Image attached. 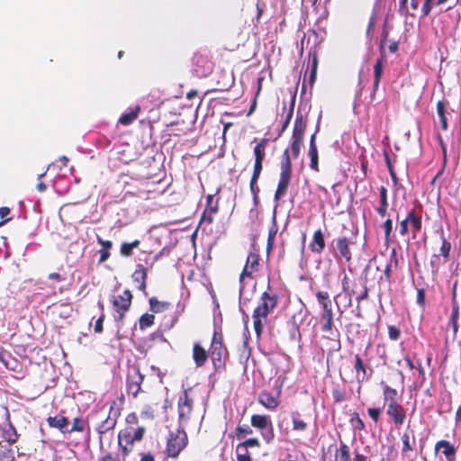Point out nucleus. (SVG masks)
Returning <instances> with one entry per match:
<instances>
[{
    "mask_svg": "<svg viewBox=\"0 0 461 461\" xmlns=\"http://www.w3.org/2000/svg\"><path fill=\"white\" fill-rule=\"evenodd\" d=\"M278 295L268 284L267 288L261 294L260 302L252 313L253 327L257 338L259 339L263 333L264 326L267 322L268 315L278 304Z\"/></svg>",
    "mask_w": 461,
    "mask_h": 461,
    "instance_id": "1",
    "label": "nucleus"
},
{
    "mask_svg": "<svg viewBox=\"0 0 461 461\" xmlns=\"http://www.w3.org/2000/svg\"><path fill=\"white\" fill-rule=\"evenodd\" d=\"M115 402L113 401L109 408V411L106 412L101 409L98 411H93L91 416L98 419L100 422L96 426V431L99 435V443L101 447H103L104 438L110 435V438L113 436V430L117 423V419L120 415V411L115 410Z\"/></svg>",
    "mask_w": 461,
    "mask_h": 461,
    "instance_id": "2",
    "label": "nucleus"
},
{
    "mask_svg": "<svg viewBox=\"0 0 461 461\" xmlns=\"http://www.w3.org/2000/svg\"><path fill=\"white\" fill-rule=\"evenodd\" d=\"M383 394L387 415L395 426H402L406 420L407 410L398 402L396 389L385 385Z\"/></svg>",
    "mask_w": 461,
    "mask_h": 461,
    "instance_id": "3",
    "label": "nucleus"
},
{
    "mask_svg": "<svg viewBox=\"0 0 461 461\" xmlns=\"http://www.w3.org/2000/svg\"><path fill=\"white\" fill-rule=\"evenodd\" d=\"M210 358L215 373L226 370V362L229 359V351L223 342L221 331L214 330L209 348Z\"/></svg>",
    "mask_w": 461,
    "mask_h": 461,
    "instance_id": "4",
    "label": "nucleus"
},
{
    "mask_svg": "<svg viewBox=\"0 0 461 461\" xmlns=\"http://www.w3.org/2000/svg\"><path fill=\"white\" fill-rule=\"evenodd\" d=\"M143 426H125L118 433V444L123 456H127L134 448L135 442H140L145 435Z\"/></svg>",
    "mask_w": 461,
    "mask_h": 461,
    "instance_id": "5",
    "label": "nucleus"
},
{
    "mask_svg": "<svg viewBox=\"0 0 461 461\" xmlns=\"http://www.w3.org/2000/svg\"><path fill=\"white\" fill-rule=\"evenodd\" d=\"M191 389H185L177 399V423L178 428L185 429L193 420L194 399L190 395Z\"/></svg>",
    "mask_w": 461,
    "mask_h": 461,
    "instance_id": "6",
    "label": "nucleus"
},
{
    "mask_svg": "<svg viewBox=\"0 0 461 461\" xmlns=\"http://www.w3.org/2000/svg\"><path fill=\"white\" fill-rule=\"evenodd\" d=\"M292 179V162L288 149H285L282 154L280 162V175L274 199L279 202L287 193L288 186Z\"/></svg>",
    "mask_w": 461,
    "mask_h": 461,
    "instance_id": "7",
    "label": "nucleus"
},
{
    "mask_svg": "<svg viewBox=\"0 0 461 461\" xmlns=\"http://www.w3.org/2000/svg\"><path fill=\"white\" fill-rule=\"evenodd\" d=\"M188 445V436L185 429L178 428L169 431L167 438L165 453L167 457L176 459Z\"/></svg>",
    "mask_w": 461,
    "mask_h": 461,
    "instance_id": "8",
    "label": "nucleus"
},
{
    "mask_svg": "<svg viewBox=\"0 0 461 461\" xmlns=\"http://www.w3.org/2000/svg\"><path fill=\"white\" fill-rule=\"evenodd\" d=\"M132 299L133 295L129 289H125L122 294L111 297L110 302L115 312L114 320L117 323H123L126 312L131 308Z\"/></svg>",
    "mask_w": 461,
    "mask_h": 461,
    "instance_id": "9",
    "label": "nucleus"
},
{
    "mask_svg": "<svg viewBox=\"0 0 461 461\" xmlns=\"http://www.w3.org/2000/svg\"><path fill=\"white\" fill-rule=\"evenodd\" d=\"M422 228V216L420 211L411 209L407 212L406 217L399 222V233L405 236L409 231L411 232L412 238L415 239Z\"/></svg>",
    "mask_w": 461,
    "mask_h": 461,
    "instance_id": "10",
    "label": "nucleus"
},
{
    "mask_svg": "<svg viewBox=\"0 0 461 461\" xmlns=\"http://www.w3.org/2000/svg\"><path fill=\"white\" fill-rule=\"evenodd\" d=\"M357 281L355 279H351L347 274H344L341 279V289L344 294L348 299V305L350 306L352 303V297L356 295V301L359 304L363 300H366L368 298L369 289L367 288L366 283L362 284V291L357 294Z\"/></svg>",
    "mask_w": 461,
    "mask_h": 461,
    "instance_id": "11",
    "label": "nucleus"
},
{
    "mask_svg": "<svg viewBox=\"0 0 461 461\" xmlns=\"http://www.w3.org/2000/svg\"><path fill=\"white\" fill-rule=\"evenodd\" d=\"M250 422L252 427L260 430L261 436L267 444L274 440V427L269 415L253 414Z\"/></svg>",
    "mask_w": 461,
    "mask_h": 461,
    "instance_id": "12",
    "label": "nucleus"
},
{
    "mask_svg": "<svg viewBox=\"0 0 461 461\" xmlns=\"http://www.w3.org/2000/svg\"><path fill=\"white\" fill-rule=\"evenodd\" d=\"M192 62L194 70L199 77H205L213 70L214 63L206 50L194 53Z\"/></svg>",
    "mask_w": 461,
    "mask_h": 461,
    "instance_id": "13",
    "label": "nucleus"
},
{
    "mask_svg": "<svg viewBox=\"0 0 461 461\" xmlns=\"http://www.w3.org/2000/svg\"><path fill=\"white\" fill-rule=\"evenodd\" d=\"M144 375L141 374L140 366L132 365L128 368L126 377V392L129 395L136 398L141 392V384L144 381Z\"/></svg>",
    "mask_w": 461,
    "mask_h": 461,
    "instance_id": "14",
    "label": "nucleus"
},
{
    "mask_svg": "<svg viewBox=\"0 0 461 461\" xmlns=\"http://www.w3.org/2000/svg\"><path fill=\"white\" fill-rule=\"evenodd\" d=\"M388 32L384 31L382 33V39L380 43V53L381 58L376 59V62L374 65V85H373V92L371 94V100L375 98V92L378 89L380 80L383 75L384 68V59L385 58V50H384V42L387 40Z\"/></svg>",
    "mask_w": 461,
    "mask_h": 461,
    "instance_id": "15",
    "label": "nucleus"
},
{
    "mask_svg": "<svg viewBox=\"0 0 461 461\" xmlns=\"http://www.w3.org/2000/svg\"><path fill=\"white\" fill-rule=\"evenodd\" d=\"M268 140L261 139L254 147L253 153L255 156L254 168L251 177L259 178L263 169V161L266 157V148L267 146Z\"/></svg>",
    "mask_w": 461,
    "mask_h": 461,
    "instance_id": "16",
    "label": "nucleus"
},
{
    "mask_svg": "<svg viewBox=\"0 0 461 461\" xmlns=\"http://www.w3.org/2000/svg\"><path fill=\"white\" fill-rule=\"evenodd\" d=\"M259 255L258 253L252 251L248 255L246 264L240 276V282L242 283L246 277L253 278L254 273L259 269Z\"/></svg>",
    "mask_w": 461,
    "mask_h": 461,
    "instance_id": "17",
    "label": "nucleus"
},
{
    "mask_svg": "<svg viewBox=\"0 0 461 461\" xmlns=\"http://www.w3.org/2000/svg\"><path fill=\"white\" fill-rule=\"evenodd\" d=\"M335 247L338 251V255L335 256L338 258H343L346 262H349L352 259V252L350 246L355 244L352 239L346 236L339 237L334 240Z\"/></svg>",
    "mask_w": 461,
    "mask_h": 461,
    "instance_id": "18",
    "label": "nucleus"
},
{
    "mask_svg": "<svg viewBox=\"0 0 461 461\" xmlns=\"http://www.w3.org/2000/svg\"><path fill=\"white\" fill-rule=\"evenodd\" d=\"M258 402L269 411H275L280 404V392L273 394L271 392L263 390L258 395Z\"/></svg>",
    "mask_w": 461,
    "mask_h": 461,
    "instance_id": "19",
    "label": "nucleus"
},
{
    "mask_svg": "<svg viewBox=\"0 0 461 461\" xmlns=\"http://www.w3.org/2000/svg\"><path fill=\"white\" fill-rule=\"evenodd\" d=\"M354 370L356 372V377L359 384L367 381L373 375V369L367 366L362 357L357 354L355 356Z\"/></svg>",
    "mask_w": 461,
    "mask_h": 461,
    "instance_id": "20",
    "label": "nucleus"
},
{
    "mask_svg": "<svg viewBox=\"0 0 461 461\" xmlns=\"http://www.w3.org/2000/svg\"><path fill=\"white\" fill-rule=\"evenodd\" d=\"M219 212V199L214 200L213 194L206 196V206L201 216V221L213 222V216Z\"/></svg>",
    "mask_w": 461,
    "mask_h": 461,
    "instance_id": "21",
    "label": "nucleus"
},
{
    "mask_svg": "<svg viewBox=\"0 0 461 461\" xmlns=\"http://www.w3.org/2000/svg\"><path fill=\"white\" fill-rule=\"evenodd\" d=\"M131 277L133 282L137 285V288L144 294H147V269L141 264L137 265Z\"/></svg>",
    "mask_w": 461,
    "mask_h": 461,
    "instance_id": "22",
    "label": "nucleus"
},
{
    "mask_svg": "<svg viewBox=\"0 0 461 461\" xmlns=\"http://www.w3.org/2000/svg\"><path fill=\"white\" fill-rule=\"evenodd\" d=\"M193 360L196 367H202L210 357L209 350H206L199 342L193 345L192 352Z\"/></svg>",
    "mask_w": 461,
    "mask_h": 461,
    "instance_id": "23",
    "label": "nucleus"
},
{
    "mask_svg": "<svg viewBox=\"0 0 461 461\" xmlns=\"http://www.w3.org/2000/svg\"><path fill=\"white\" fill-rule=\"evenodd\" d=\"M402 456H407L410 452L414 450L416 445V438L413 430H406L401 435Z\"/></svg>",
    "mask_w": 461,
    "mask_h": 461,
    "instance_id": "24",
    "label": "nucleus"
},
{
    "mask_svg": "<svg viewBox=\"0 0 461 461\" xmlns=\"http://www.w3.org/2000/svg\"><path fill=\"white\" fill-rule=\"evenodd\" d=\"M306 127L307 121L303 118L302 114H297L294 124L291 140L303 142V137Z\"/></svg>",
    "mask_w": 461,
    "mask_h": 461,
    "instance_id": "25",
    "label": "nucleus"
},
{
    "mask_svg": "<svg viewBox=\"0 0 461 461\" xmlns=\"http://www.w3.org/2000/svg\"><path fill=\"white\" fill-rule=\"evenodd\" d=\"M442 449V454L445 456L447 461H456V447L449 441L441 439L435 444V452L437 453Z\"/></svg>",
    "mask_w": 461,
    "mask_h": 461,
    "instance_id": "26",
    "label": "nucleus"
},
{
    "mask_svg": "<svg viewBox=\"0 0 461 461\" xmlns=\"http://www.w3.org/2000/svg\"><path fill=\"white\" fill-rule=\"evenodd\" d=\"M326 242L325 237L321 229L316 230L313 232L312 240L309 245V248L312 253L321 254L325 249Z\"/></svg>",
    "mask_w": 461,
    "mask_h": 461,
    "instance_id": "27",
    "label": "nucleus"
},
{
    "mask_svg": "<svg viewBox=\"0 0 461 461\" xmlns=\"http://www.w3.org/2000/svg\"><path fill=\"white\" fill-rule=\"evenodd\" d=\"M318 131V129L311 136L310 139V145H309V150H308V156L310 157V167L314 170L315 172H319V156H318V149L315 142L316 140V133Z\"/></svg>",
    "mask_w": 461,
    "mask_h": 461,
    "instance_id": "28",
    "label": "nucleus"
},
{
    "mask_svg": "<svg viewBox=\"0 0 461 461\" xmlns=\"http://www.w3.org/2000/svg\"><path fill=\"white\" fill-rule=\"evenodd\" d=\"M47 422L50 428L58 429L63 434H68V432L69 431L68 430L69 420L65 416H50L47 419Z\"/></svg>",
    "mask_w": 461,
    "mask_h": 461,
    "instance_id": "29",
    "label": "nucleus"
},
{
    "mask_svg": "<svg viewBox=\"0 0 461 461\" xmlns=\"http://www.w3.org/2000/svg\"><path fill=\"white\" fill-rule=\"evenodd\" d=\"M68 433L72 432H85L88 437H90V426L87 419L83 418L82 416H78L73 419L71 427L68 426Z\"/></svg>",
    "mask_w": 461,
    "mask_h": 461,
    "instance_id": "30",
    "label": "nucleus"
},
{
    "mask_svg": "<svg viewBox=\"0 0 461 461\" xmlns=\"http://www.w3.org/2000/svg\"><path fill=\"white\" fill-rule=\"evenodd\" d=\"M458 319H459V305L456 301V291L452 294V311L449 317V325L452 326L453 333L456 335L458 330Z\"/></svg>",
    "mask_w": 461,
    "mask_h": 461,
    "instance_id": "31",
    "label": "nucleus"
},
{
    "mask_svg": "<svg viewBox=\"0 0 461 461\" xmlns=\"http://www.w3.org/2000/svg\"><path fill=\"white\" fill-rule=\"evenodd\" d=\"M380 202L379 205L375 208L376 212L382 218L387 215V209L389 207L387 188L382 185L379 188Z\"/></svg>",
    "mask_w": 461,
    "mask_h": 461,
    "instance_id": "32",
    "label": "nucleus"
},
{
    "mask_svg": "<svg viewBox=\"0 0 461 461\" xmlns=\"http://www.w3.org/2000/svg\"><path fill=\"white\" fill-rule=\"evenodd\" d=\"M321 330L323 332H330L331 333L333 331L334 328V322H333V311L326 310L323 311V313L321 315Z\"/></svg>",
    "mask_w": 461,
    "mask_h": 461,
    "instance_id": "33",
    "label": "nucleus"
},
{
    "mask_svg": "<svg viewBox=\"0 0 461 461\" xmlns=\"http://www.w3.org/2000/svg\"><path fill=\"white\" fill-rule=\"evenodd\" d=\"M2 438L9 444V446L14 444L17 441L19 435L16 431V429L11 422H9L8 425L3 429Z\"/></svg>",
    "mask_w": 461,
    "mask_h": 461,
    "instance_id": "34",
    "label": "nucleus"
},
{
    "mask_svg": "<svg viewBox=\"0 0 461 461\" xmlns=\"http://www.w3.org/2000/svg\"><path fill=\"white\" fill-rule=\"evenodd\" d=\"M293 429L295 431H305L308 429V423L302 419V416L298 411H294L290 413Z\"/></svg>",
    "mask_w": 461,
    "mask_h": 461,
    "instance_id": "35",
    "label": "nucleus"
},
{
    "mask_svg": "<svg viewBox=\"0 0 461 461\" xmlns=\"http://www.w3.org/2000/svg\"><path fill=\"white\" fill-rule=\"evenodd\" d=\"M140 111V107L136 105L134 108L131 109L129 113H122L118 122L125 126L131 124L138 118Z\"/></svg>",
    "mask_w": 461,
    "mask_h": 461,
    "instance_id": "36",
    "label": "nucleus"
},
{
    "mask_svg": "<svg viewBox=\"0 0 461 461\" xmlns=\"http://www.w3.org/2000/svg\"><path fill=\"white\" fill-rule=\"evenodd\" d=\"M437 232L439 234V238L441 240L439 256H442L444 258L445 261H447L449 258V254H450V250H451V243L445 237L444 230L442 227Z\"/></svg>",
    "mask_w": 461,
    "mask_h": 461,
    "instance_id": "37",
    "label": "nucleus"
},
{
    "mask_svg": "<svg viewBox=\"0 0 461 461\" xmlns=\"http://www.w3.org/2000/svg\"><path fill=\"white\" fill-rule=\"evenodd\" d=\"M149 303L150 311L154 313L163 312L170 307V303L159 301L157 297L149 298Z\"/></svg>",
    "mask_w": 461,
    "mask_h": 461,
    "instance_id": "38",
    "label": "nucleus"
},
{
    "mask_svg": "<svg viewBox=\"0 0 461 461\" xmlns=\"http://www.w3.org/2000/svg\"><path fill=\"white\" fill-rule=\"evenodd\" d=\"M447 105V103L443 100L437 103V113L439 117L440 126L443 131H447L448 129L447 120L446 117Z\"/></svg>",
    "mask_w": 461,
    "mask_h": 461,
    "instance_id": "39",
    "label": "nucleus"
},
{
    "mask_svg": "<svg viewBox=\"0 0 461 461\" xmlns=\"http://www.w3.org/2000/svg\"><path fill=\"white\" fill-rule=\"evenodd\" d=\"M447 2V0H424L421 6L422 16H429L434 7L444 5Z\"/></svg>",
    "mask_w": 461,
    "mask_h": 461,
    "instance_id": "40",
    "label": "nucleus"
},
{
    "mask_svg": "<svg viewBox=\"0 0 461 461\" xmlns=\"http://www.w3.org/2000/svg\"><path fill=\"white\" fill-rule=\"evenodd\" d=\"M319 304L322 307L323 311L332 309V303L330 294L326 291H318L315 294Z\"/></svg>",
    "mask_w": 461,
    "mask_h": 461,
    "instance_id": "41",
    "label": "nucleus"
},
{
    "mask_svg": "<svg viewBox=\"0 0 461 461\" xmlns=\"http://www.w3.org/2000/svg\"><path fill=\"white\" fill-rule=\"evenodd\" d=\"M277 230H278V227H277V224H276V215L274 214L273 221H272V225L270 226V228L268 230L267 244V252L272 250L273 248H274L275 239H276Z\"/></svg>",
    "mask_w": 461,
    "mask_h": 461,
    "instance_id": "42",
    "label": "nucleus"
},
{
    "mask_svg": "<svg viewBox=\"0 0 461 461\" xmlns=\"http://www.w3.org/2000/svg\"><path fill=\"white\" fill-rule=\"evenodd\" d=\"M140 244L139 240H134L131 242H123L120 247V253L122 257L129 258L132 255L134 249H137Z\"/></svg>",
    "mask_w": 461,
    "mask_h": 461,
    "instance_id": "43",
    "label": "nucleus"
},
{
    "mask_svg": "<svg viewBox=\"0 0 461 461\" xmlns=\"http://www.w3.org/2000/svg\"><path fill=\"white\" fill-rule=\"evenodd\" d=\"M155 316L149 313H144L140 317L139 324L141 330L151 327L154 324Z\"/></svg>",
    "mask_w": 461,
    "mask_h": 461,
    "instance_id": "44",
    "label": "nucleus"
},
{
    "mask_svg": "<svg viewBox=\"0 0 461 461\" xmlns=\"http://www.w3.org/2000/svg\"><path fill=\"white\" fill-rule=\"evenodd\" d=\"M258 177H251L250 179V183H249V190H250V193L253 196V203H254V205L255 206H258V203H259V197H258V194H259V187L258 185Z\"/></svg>",
    "mask_w": 461,
    "mask_h": 461,
    "instance_id": "45",
    "label": "nucleus"
},
{
    "mask_svg": "<svg viewBox=\"0 0 461 461\" xmlns=\"http://www.w3.org/2000/svg\"><path fill=\"white\" fill-rule=\"evenodd\" d=\"M259 446V440L257 438H251L240 443L236 447V451L248 450V447H258Z\"/></svg>",
    "mask_w": 461,
    "mask_h": 461,
    "instance_id": "46",
    "label": "nucleus"
},
{
    "mask_svg": "<svg viewBox=\"0 0 461 461\" xmlns=\"http://www.w3.org/2000/svg\"><path fill=\"white\" fill-rule=\"evenodd\" d=\"M289 337L292 341L300 342L302 339V335L300 332V329L298 324L295 321H293L289 327Z\"/></svg>",
    "mask_w": 461,
    "mask_h": 461,
    "instance_id": "47",
    "label": "nucleus"
},
{
    "mask_svg": "<svg viewBox=\"0 0 461 461\" xmlns=\"http://www.w3.org/2000/svg\"><path fill=\"white\" fill-rule=\"evenodd\" d=\"M382 227L384 230V240L385 243H390L392 239V232H393V220L388 218L386 219L384 223L382 224Z\"/></svg>",
    "mask_w": 461,
    "mask_h": 461,
    "instance_id": "48",
    "label": "nucleus"
},
{
    "mask_svg": "<svg viewBox=\"0 0 461 461\" xmlns=\"http://www.w3.org/2000/svg\"><path fill=\"white\" fill-rule=\"evenodd\" d=\"M339 461H349L350 458L349 447L347 444L343 442H341L339 449Z\"/></svg>",
    "mask_w": 461,
    "mask_h": 461,
    "instance_id": "49",
    "label": "nucleus"
},
{
    "mask_svg": "<svg viewBox=\"0 0 461 461\" xmlns=\"http://www.w3.org/2000/svg\"><path fill=\"white\" fill-rule=\"evenodd\" d=\"M155 407L151 404H146L140 411V416L145 419L153 420L155 417Z\"/></svg>",
    "mask_w": 461,
    "mask_h": 461,
    "instance_id": "50",
    "label": "nucleus"
},
{
    "mask_svg": "<svg viewBox=\"0 0 461 461\" xmlns=\"http://www.w3.org/2000/svg\"><path fill=\"white\" fill-rule=\"evenodd\" d=\"M332 397L335 402H342L346 400V392L343 389L336 387L332 390Z\"/></svg>",
    "mask_w": 461,
    "mask_h": 461,
    "instance_id": "51",
    "label": "nucleus"
},
{
    "mask_svg": "<svg viewBox=\"0 0 461 461\" xmlns=\"http://www.w3.org/2000/svg\"><path fill=\"white\" fill-rule=\"evenodd\" d=\"M388 336L392 340H397L401 337V330L393 325L388 326Z\"/></svg>",
    "mask_w": 461,
    "mask_h": 461,
    "instance_id": "52",
    "label": "nucleus"
},
{
    "mask_svg": "<svg viewBox=\"0 0 461 461\" xmlns=\"http://www.w3.org/2000/svg\"><path fill=\"white\" fill-rule=\"evenodd\" d=\"M303 142L291 140V152L294 158H297Z\"/></svg>",
    "mask_w": 461,
    "mask_h": 461,
    "instance_id": "53",
    "label": "nucleus"
},
{
    "mask_svg": "<svg viewBox=\"0 0 461 461\" xmlns=\"http://www.w3.org/2000/svg\"><path fill=\"white\" fill-rule=\"evenodd\" d=\"M125 421H126V426L137 427V425L139 423V418L135 412H131L126 416Z\"/></svg>",
    "mask_w": 461,
    "mask_h": 461,
    "instance_id": "54",
    "label": "nucleus"
},
{
    "mask_svg": "<svg viewBox=\"0 0 461 461\" xmlns=\"http://www.w3.org/2000/svg\"><path fill=\"white\" fill-rule=\"evenodd\" d=\"M351 421L354 422V426L357 429L363 430L365 429V423L359 417L358 413L355 412L351 418Z\"/></svg>",
    "mask_w": 461,
    "mask_h": 461,
    "instance_id": "55",
    "label": "nucleus"
},
{
    "mask_svg": "<svg viewBox=\"0 0 461 461\" xmlns=\"http://www.w3.org/2000/svg\"><path fill=\"white\" fill-rule=\"evenodd\" d=\"M236 436L240 438L244 435L251 434L252 429L249 426H238L235 429Z\"/></svg>",
    "mask_w": 461,
    "mask_h": 461,
    "instance_id": "56",
    "label": "nucleus"
},
{
    "mask_svg": "<svg viewBox=\"0 0 461 461\" xmlns=\"http://www.w3.org/2000/svg\"><path fill=\"white\" fill-rule=\"evenodd\" d=\"M381 411H382V410L379 407H377V408H368V410H367V413H368L369 417L375 422H377L379 420Z\"/></svg>",
    "mask_w": 461,
    "mask_h": 461,
    "instance_id": "57",
    "label": "nucleus"
},
{
    "mask_svg": "<svg viewBox=\"0 0 461 461\" xmlns=\"http://www.w3.org/2000/svg\"><path fill=\"white\" fill-rule=\"evenodd\" d=\"M237 452V460L238 461H252L250 453L249 450H240Z\"/></svg>",
    "mask_w": 461,
    "mask_h": 461,
    "instance_id": "58",
    "label": "nucleus"
},
{
    "mask_svg": "<svg viewBox=\"0 0 461 461\" xmlns=\"http://www.w3.org/2000/svg\"><path fill=\"white\" fill-rule=\"evenodd\" d=\"M438 142L440 144V148L442 149V156H443V160H444V167L447 166V147H446V144L443 140V138L441 135H438Z\"/></svg>",
    "mask_w": 461,
    "mask_h": 461,
    "instance_id": "59",
    "label": "nucleus"
},
{
    "mask_svg": "<svg viewBox=\"0 0 461 461\" xmlns=\"http://www.w3.org/2000/svg\"><path fill=\"white\" fill-rule=\"evenodd\" d=\"M359 323H348L346 325V330L349 334L357 335L359 333Z\"/></svg>",
    "mask_w": 461,
    "mask_h": 461,
    "instance_id": "60",
    "label": "nucleus"
},
{
    "mask_svg": "<svg viewBox=\"0 0 461 461\" xmlns=\"http://www.w3.org/2000/svg\"><path fill=\"white\" fill-rule=\"evenodd\" d=\"M293 113H294V106H292L290 108V110H289V112H288V113L286 115V118H285V122H283L282 129H281V131L278 134V136H281L282 132H284L287 129V127H288V125L290 123V121L292 119Z\"/></svg>",
    "mask_w": 461,
    "mask_h": 461,
    "instance_id": "61",
    "label": "nucleus"
},
{
    "mask_svg": "<svg viewBox=\"0 0 461 461\" xmlns=\"http://www.w3.org/2000/svg\"><path fill=\"white\" fill-rule=\"evenodd\" d=\"M425 290L423 288H420L417 290V303L423 307L425 305Z\"/></svg>",
    "mask_w": 461,
    "mask_h": 461,
    "instance_id": "62",
    "label": "nucleus"
},
{
    "mask_svg": "<svg viewBox=\"0 0 461 461\" xmlns=\"http://www.w3.org/2000/svg\"><path fill=\"white\" fill-rule=\"evenodd\" d=\"M96 240L98 244L102 246L103 249L110 250L113 247V242L111 240H104L98 235L96 237Z\"/></svg>",
    "mask_w": 461,
    "mask_h": 461,
    "instance_id": "63",
    "label": "nucleus"
},
{
    "mask_svg": "<svg viewBox=\"0 0 461 461\" xmlns=\"http://www.w3.org/2000/svg\"><path fill=\"white\" fill-rule=\"evenodd\" d=\"M104 317H105L104 313H102L100 315V317L96 320L95 324V328H94V330H95V331L96 333H101L103 331V330H104L103 329V322H104Z\"/></svg>",
    "mask_w": 461,
    "mask_h": 461,
    "instance_id": "64",
    "label": "nucleus"
}]
</instances>
